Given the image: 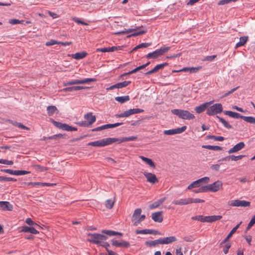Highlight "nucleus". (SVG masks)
<instances>
[{"instance_id":"obj_2","label":"nucleus","mask_w":255,"mask_h":255,"mask_svg":"<svg viewBox=\"0 0 255 255\" xmlns=\"http://www.w3.org/2000/svg\"><path fill=\"white\" fill-rule=\"evenodd\" d=\"M170 49V47L162 46L159 49L156 50L152 52L147 54L146 55V57L148 59H156L166 53Z\"/></svg>"},{"instance_id":"obj_5","label":"nucleus","mask_w":255,"mask_h":255,"mask_svg":"<svg viewBox=\"0 0 255 255\" xmlns=\"http://www.w3.org/2000/svg\"><path fill=\"white\" fill-rule=\"evenodd\" d=\"M88 236L90 237V238L88 239L87 241L95 244H98L101 241L106 240L108 239L107 236L100 234L89 233Z\"/></svg>"},{"instance_id":"obj_27","label":"nucleus","mask_w":255,"mask_h":255,"mask_svg":"<svg viewBox=\"0 0 255 255\" xmlns=\"http://www.w3.org/2000/svg\"><path fill=\"white\" fill-rule=\"evenodd\" d=\"M209 105V103H205L199 106L195 107V111L198 114L204 112Z\"/></svg>"},{"instance_id":"obj_31","label":"nucleus","mask_w":255,"mask_h":255,"mask_svg":"<svg viewBox=\"0 0 255 255\" xmlns=\"http://www.w3.org/2000/svg\"><path fill=\"white\" fill-rule=\"evenodd\" d=\"M139 158L151 167L153 168H155V163L150 158L145 157L143 156H139Z\"/></svg>"},{"instance_id":"obj_9","label":"nucleus","mask_w":255,"mask_h":255,"mask_svg":"<svg viewBox=\"0 0 255 255\" xmlns=\"http://www.w3.org/2000/svg\"><path fill=\"white\" fill-rule=\"evenodd\" d=\"M96 79L94 78H86L84 80H74L68 82L67 83H64L63 84L64 86H66L68 85H76V84H84L96 81Z\"/></svg>"},{"instance_id":"obj_40","label":"nucleus","mask_w":255,"mask_h":255,"mask_svg":"<svg viewBox=\"0 0 255 255\" xmlns=\"http://www.w3.org/2000/svg\"><path fill=\"white\" fill-rule=\"evenodd\" d=\"M242 119L248 123L255 124V118L254 117L243 116Z\"/></svg>"},{"instance_id":"obj_48","label":"nucleus","mask_w":255,"mask_h":255,"mask_svg":"<svg viewBox=\"0 0 255 255\" xmlns=\"http://www.w3.org/2000/svg\"><path fill=\"white\" fill-rule=\"evenodd\" d=\"M16 179L11 178L7 177L4 176H0V182H5V181H16Z\"/></svg>"},{"instance_id":"obj_56","label":"nucleus","mask_w":255,"mask_h":255,"mask_svg":"<svg viewBox=\"0 0 255 255\" xmlns=\"http://www.w3.org/2000/svg\"><path fill=\"white\" fill-rule=\"evenodd\" d=\"M0 171L6 173H8L11 175H16V170H12L11 169H1Z\"/></svg>"},{"instance_id":"obj_29","label":"nucleus","mask_w":255,"mask_h":255,"mask_svg":"<svg viewBox=\"0 0 255 255\" xmlns=\"http://www.w3.org/2000/svg\"><path fill=\"white\" fill-rule=\"evenodd\" d=\"M136 234H156L157 231L150 229H145L142 230H136L135 232Z\"/></svg>"},{"instance_id":"obj_51","label":"nucleus","mask_w":255,"mask_h":255,"mask_svg":"<svg viewBox=\"0 0 255 255\" xmlns=\"http://www.w3.org/2000/svg\"><path fill=\"white\" fill-rule=\"evenodd\" d=\"M35 169L38 172H43L47 170V168L40 166V165H34Z\"/></svg>"},{"instance_id":"obj_59","label":"nucleus","mask_w":255,"mask_h":255,"mask_svg":"<svg viewBox=\"0 0 255 255\" xmlns=\"http://www.w3.org/2000/svg\"><path fill=\"white\" fill-rule=\"evenodd\" d=\"M25 222L29 225H34L38 227H40V226L38 224L33 222L30 218H27L25 220Z\"/></svg>"},{"instance_id":"obj_13","label":"nucleus","mask_w":255,"mask_h":255,"mask_svg":"<svg viewBox=\"0 0 255 255\" xmlns=\"http://www.w3.org/2000/svg\"><path fill=\"white\" fill-rule=\"evenodd\" d=\"M143 175L146 178L147 182L149 183L153 184L158 181L157 178L154 174L150 172H144L143 173Z\"/></svg>"},{"instance_id":"obj_21","label":"nucleus","mask_w":255,"mask_h":255,"mask_svg":"<svg viewBox=\"0 0 255 255\" xmlns=\"http://www.w3.org/2000/svg\"><path fill=\"white\" fill-rule=\"evenodd\" d=\"M88 88H89L87 87L77 86L65 88L62 89L61 91L72 92L73 91H77V90H80L85 89H88Z\"/></svg>"},{"instance_id":"obj_22","label":"nucleus","mask_w":255,"mask_h":255,"mask_svg":"<svg viewBox=\"0 0 255 255\" xmlns=\"http://www.w3.org/2000/svg\"><path fill=\"white\" fill-rule=\"evenodd\" d=\"M84 118L88 121L89 126L93 124L96 120L95 116H93L92 113H89L85 115Z\"/></svg>"},{"instance_id":"obj_55","label":"nucleus","mask_w":255,"mask_h":255,"mask_svg":"<svg viewBox=\"0 0 255 255\" xmlns=\"http://www.w3.org/2000/svg\"><path fill=\"white\" fill-rule=\"evenodd\" d=\"M72 19L73 21H74L75 22H77L78 24H82L85 25H88V24L87 23H86L83 21H82L81 19H80L79 18H77L76 17H73Z\"/></svg>"},{"instance_id":"obj_38","label":"nucleus","mask_w":255,"mask_h":255,"mask_svg":"<svg viewBox=\"0 0 255 255\" xmlns=\"http://www.w3.org/2000/svg\"><path fill=\"white\" fill-rule=\"evenodd\" d=\"M158 244H161L160 239L154 241H148L145 242V245L149 247H154Z\"/></svg>"},{"instance_id":"obj_37","label":"nucleus","mask_w":255,"mask_h":255,"mask_svg":"<svg viewBox=\"0 0 255 255\" xmlns=\"http://www.w3.org/2000/svg\"><path fill=\"white\" fill-rule=\"evenodd\" d=\"M102 233L104 234H105L106 235H108L110 236H114L116 235H120V236L123 235V234L121 233L115 232L114 231H111V230H103Z\"/></svg>"},{"instance_id":"obj_32","label":"nucleus","mask_w":255,"mask_h":255,"mask_svg":"<svg viewBox=\"0 0 255 255\" xmlns=\"http://www.w3.org/2000/svg\"><path fill=\"white\" fill-rule=\"evenodd\" d=\"M47 114L49 116H52L54 113L58 114V110L55 106H49L47 107Z\"/></svg>"},{"instance_id":"obj_30","label":"nucleus","mask_w":255,"mask_h":255,"mask_svg":"<svg viewBox=\"0 0 255 255\" xmlns=\"http://www.w3.org/2000/svg\"><path fill=\"white\" fill-rule=\"evenodd\" d=\"M87 54V53L86 52H77L72 54L71 56L76 60H80L85 58Z\"/></svg>"},{"instance_id":"obj_39","label":"nucleus","mask_w":255,"mask_h":255,"mask_svg":"<svg viewBox=\"0 0 255 255\" xmlns=\"http://www.w3.org/2000/svg\"><path fill=\"white\" fill-rule=\"evenodd\" d=\"M217 118H218L219 121L223 125V126L228 129H230L232 128V126L225 120L223 118H221L219 116H217Z\"/></svg>"},{"instance_id":"obj_36","label":"nucleus","mask_w":255,"mask_h":255,"mask_svg":"<svg viewBox=\"0 0 255 255\" xmlns=\"http://www.w3.org/2000/svg\"><path fill=\"white\" fill-rule=\"evenodd\" d=\"M203 148H206L213 150H222V147L217 145H203L202 146Z\"/></svg>"},{"instance_id":"obj_16","label":"nucleus","mask_w":255,"mask_h":255,"mask_svg":"<svg viewBox=\"0 0 255 255\" xmlns=\"http://www.w3.org/2000/svg\"><path fill=\"white\" fill-rule=\"evenodd\" d=\"M13 206L7 201H0V209L4 211H11Z\"/></svg>"},{"instance_id":"obj_64","label":"nucleus","mask_w":255,"mask_h":255,"mask_svg":"<svg viewBox=\"0 0 255 255\" xmlns=\"http://www.w3.org/2000/svg\"><path fill=\"white\" fill-rule=\"evenodd\" d=\"M231 247V244H227L224 248H223V251L224 253L225 254H227L228 253L229 250Z\"/></svg>"},{"instance_id":"obj_11","label":"nucleus","mask_w":255,"mask_h":255,"mask_svg":"<svg viewBox=\"0 0 255 255\" xmlns=\"http://www.w3.org/2000/svg\"><path fill=\"white\" fill-rule=\"evenodd\" d=\"M187 128L186 126H183L181 128H178L175 129L166 130L163 131L165 135H173L176 134H180L183 132Z\"/></svg>"},{"instance_id":"obj_10","label":"nucleus","mask_w":255,"mask_h":255,"mask_svg":"<svg viewBox=\"0 0 255 255\" xmlns=\"http://www.w3.org/2000/svg\"><path fill=\"white\" fill-rule=\"evenodd\" d=\"M251 203L245 200H234L228 202V205L233 207H247L250 206Z\"/></svg>"},{"instance_id":"obj_4","label":"nucleus","mask_w":255,"mask_h":255,"mask_svg":"<svg viewBox=\"0 0 255 255\" xmlns=\"http://www.w3.org/2000/svg\"><path fill=\"white\" fill-rule=\"evenodd\" d=\"M223 112V106L220 103L215 104L208 107L207 109V114L209 116H213L220 114Z\"/></svg>"},{"instance_id":"obj_41","label":"nucleus","mask_w":255,"mask_h":255,"mask_svg":"<svg viewBox=\"0 0 255 255\" xmlns=\"http://www.w3.org/2000/svg\"><path fill=\"white\" fill-rule=\"evenodd\" d=\"M115 202V198L114 200H112V199L107 200L105 202V206L107 208L111 209L113 207Z\"/></svg>"},{"instance_id":"obj_23","label":"nucleus","mask_w":255,"mask_h":255,"mask_svg":"<svg viewBox=\"0 0 255 255\" xmlns=\"http://www.w3.org/2000/svg\"><path fill=\"white\" fill-rule=\"evenodd\" d=\"M21 232L24 233H30L35 235L38 234L39 233V232L37 231L33 227H30L28 226L22 227Z\"/></svg>"},{"instance_id":"obj_58","label":"nucleus","mask_w":255,"mask_h":255,"mask_svg":"<svg viewBox=\"0 0 255 255\" xmlns=\"http://www.w3.org/2000/svg\"><path fill=\"white\" fill-rule=\"evenodd\" d=\"M245 156V155H238V156H235L234 155H231V160L237 161V160H239L240 159H241L242 158H243Z\"/></svg>"},{"instance_id":"obj_20","label":"nucleus","mask_w":255,"mask_h":255,"mask_svg":"<svg viewBox=\"0 0 255 255\" xmlns=\"http://www.w3.org/2000/svg\"><path fill=\"white\" fill-rule=\"evenodd\" d=\"M242 222H240L238 225H237L230 232L227 237L221 243V245L225 244L228 241V240L232 236V235L236 232L237 230L239 228L240 226L242 224Z\"/></svg>"},{"instance_id":"obj_14","label":"nucleus","mask_w":255,"mask_h":255,"mask_svg":"<svg viewBox=\"0 0 255 255\" xmlns=\"http://www.w3.org/2000/svg\"><path fill=\"white\" fill-rule=\"evenodd\" d=\"M245 146V144L244 142H240L230 149L228 152L229 154L235 153L244 148Z\"/></svg>"},{"instance_id":"obj_3","label":"nucleus","mask_w":255,"mask_h":255,"mask_svg":"<svg viewBox=\"0 0 255 255\" xmlns=\"http://www.w3.org/2000/svg\"><path fill=\"white\" fill-rule=\"evenodd\" d=\"M114 143L113 138H103L101 140L89 142L87 145L93 146L102 147Z\"/></svg>"},{"instance_id":"obj_49","label":"nucleus","mask_w":255,"mask_h":255,"mask_svg":"<svg viewBox=\"0 0 255 255\" xmlns=\"http://www.w3.org/2000/svg\"><path fill=\"white\" fill-rule=\"evenodd\" d=\"M200 186V183L198 180L195 181L191 183L187 187V189L190 190L193 188L198 187Z\"/></svg>"},{"instance_id":"obj_61","label":"nucleus","mask_w":255,"mask_h":255,"mask_svg":"<svg viewBox=\"0 0 255 255\" xmlns=\"http://www.w3.org/2000/svg\"><path fill=\"white\" fill-rule=\"evenodd\" d=\"M30 173V171L25 170H16V175H25Z\"/></svg>"},{"instance_id":"obj_26","label":"nucleus","mask_w":255,"mask_h":255,"mask_svg":"<svg viewBox=\"0 0 255 255\" xmlns=\"http://www.w3.org/2000/svg\"><path fill=\"white\" fill-rule=\"evenodd\" d=\"M120 47H116V46H113L111 47H106V48H99L97 49L98 51H100L102 52H113L118 50L120 49Z\"/></svg>"},{"instance_id":"obj_57","label":"nucleus","mask_w":255,"mask_h":255,"mask_svg":"<svg viewBox=\"0 0 255 255\" xmlns=\"http://www.w3.org/2000/svg\"><path fill=\"white\" fill-rule=\"evenodd\" d=\"M197 180L200 184L201 183H208L210 181V178L208 177H204Z\"/></svg>"},{"instance_id":"obj_35","label":"nucleus","mask_w":255,"mask_h":255,"mask_svg":"<svg viewBox=\"0 0 255 255\" xmlns=\"http://www.w3.org/2000/svg\"><path fill=\"white\" fill-rule=\"evenodd\" d=\"M129 99V97L128 95L121 97H116L115 98V100L121 104L128 101Z\"/></svg>"},{"instance_id":"obj_33","label":"nucleus","mask_w":255,"mask_h":255,"mask_svg":"<svg viewBox=\"0 0 255 255\" xmlns=\"http://www.w3.org/2000/svg\"><path fill=\"white\" fill-rule=\"evenodd\" d=\"M166 200V197H164L157 201L154 202L153 204L150 205L149 208L150 209H153L158 207L160 205H161L164 201Z\"/></svg>"},{"instance_id":"obj_47","label":"nucleus","mask_w":255,"mask_h":255,"mask_svg":"<svg viewBox=\"0 0 255 255\" xmlns=\"http://www.w3.org/2000/svg\"><path fill=\"white\" fill-rule=\"evenodd\" d=\"M130 83H131L130 81H124L122 82L118 83V89H121V88H122L124 87H126L128 86Z\"/></svg>"},{"instance_id":"obj_62","label":"nucleus","mask_w":255,"mask_h":255,"mask_svg":"<svg viewBox=\"0 0 255 255\" xmlns=\"http://www.w3.org/2000/svg\"><path fill=\"white\" fill-rule=\"evenodd\" d=\"M63 135L61 134H55L52 136H50L47 137L49 139H56L58 138H62Z\"/></svg>"},{"instance_id":"obj_18","label":"nucleus","mask_w":255,"mask_h":255,"mask_svg":"<svg viewBox=\"0 0 255 255\" xmlns=\"http://www.w3.org/2000/svg\"><path fill=\"white\" fill-rule=\"evenodd\" d=\"M111 242H112V245L114 246H115V247H124L125 248H128L130 246L129 243L126 241L119 242L117 241L113 240L111 241Z\"/></svg>"},{"instance_id":"obj_54","label":"nucleus","mask_w":255,"mask_h":255,"mask_svg":"<svg viewBox=\"0 0 255 255\" xmlns=\"http://www.w3.org/2000/svg\"><path fill=\"white\" fill-rule=\"evenodd\" d=\"M23 20H19L16 19H10L9 20V23L11 24H16L19 23H22Z\"/></svg>"},{"instance_id":"obj_34","label":"nucleus","mask_w":255,"mask_h":255,"mask_svg":"<svg viewBox=\"0 0 255 255\" xmlns=\"http://www.w3.org/2000/svg\"><path fill=\"white\" fill-rule=\"evenodd\" d=\"M248 36H242L240 38V41L238 42L235 46V48H237L240 46L244 45L248 40Z\"/></svg>"},{"instance_id":"obj_7","label":"nucleus","mask_w":255,"mask_h":255,"mask_svg":"<svg viewBox=\"0 0 255 255\" xmlns=\"http://www.w3.org/2000/svg\"><path fill=\"white\" fill-rule=\"evenodd\" d=\"M143 110L140 109H132L127 110L123 113L117 114L116 116L117 118L128 117L131 115L140 113L143 112Z\"/></svg>"},{"instance_id":"obj_1","label":"nucleus","mask_w":255,"mask_h":255,"mask_svg":"<svg viewBox=\"0 0 255 255\" xmlns=\"http://www.w3.org/2000/svg\"><path fill=\"white\" fill-rule=\"evenodd\" d=\"M171 113L177 116L179 118L184 120H192L195 118L193 114L190 113L189 111L186 110L180 109H174L171 110Z\"/></svg>"},{"instance_id":"obj_63","label":"nucleus","mask_w":255,"mask_h":255,"mask_svg":"<svg viewBox=\"0 0 255 255\" xmlns=\"http://www.w3.org/2000/svg\"><path fill=\"white\" fill-rule=\"evenodd\" d=\"M22 184L24 185H31V186H40V182H23Z\"/></svg>"},{"instance_id":"obj_42","label":"nucleus","mask_w":255,"mask_h":255,"mask_svg":"<svg viewBox=\"0 0 255 255\" xmlns=\"http://www.w3.org/2000/svg\"><path fill=\"white\" fill-rule=\"evenodd\" d=\"M207 139H214V140L220 141H223L225 139V138L223 136H215V135H207Z\"/></svg>"},{"instance_id":"obj_8","label":"nucleus","mask_w":255,"mask_h":255,"mask_svg":"<svg viewBox=\"0 0 255 255\" xmlns=\"http://www.w3.org/2000/svg\"><path fill=\"white\" fill-rule=\"evenodd\" d=\"M138 29H139V28H135V29L131 28V29H128L126 31L116 32V33H115V34H122V33H130L132 31H135L136 32H135L127 36L128 37H130L132 36H136L138 35H142L143 34H144L146 32V30H138Z\"/></svg>"},{"instance_id":"obj_50","label":"nucleus","mask_w":255,"mask_h":255,"mask_svg":"<svg viewBox=\"0 0 255 255\" xmlns=\"http://www.w3.org/2000/svg\"><path fill=\"white\" fill-rule=\"evenodd\" d=\"M12 124L14 126L17 127L19 128H22V129H26V130H29V128L24 126L22 124H21L20 123L14 122V123H13Z\"/></svg>"},{"instance_id":"obj_24","label":"nucleus","mask_w":255,"mask_h":255,"mask_svg":"<svg viewBox=\"0 0 255 255\" xmlns=\"http://www.w3.org/2000/svg\"><path fill=\"white\" fill-rule=\"evenodd\" d=\"M172 204L176 205H186L189 204V198L180 199L172 201Z\"/></svg>"},{"instance_id":"obj_17","label":"nucleus","mask_w":255,"mask_h":255,"mask_svg":"<svg viewBox=\"0 0 255 255\" xmlns=\"http://www.w3.org/2000/svg\"><path fill=\"white\" fill-rule=\"evenodd\" d=\"M162 211L153 213L151 215V218L154 221L156 222L161 223L163 221V217L162 216Z\"/></svg>"},{"instance_id":"obj_25","label":"nucleus","mask_w":255,"mask_h":255,"mask_svg":"<svg viewBox=\"0 0 255 255\" xmlns=\"http://www.w3.org/2000/svg\"><path fill=\"white\" fill-rule=\"evenodd\" d=\"M224 114H225L226 115H228L231 118H233L235 119H242L243 116L241 115L240 114H239L238 113H236L235 112H232L231 111H225L224 112Z\"/></svg>"},{"instance_id":"obj_28","label":"nucleus","mask_w":255,"mask_h":255,"mask_svg":"<svg viewBox=\"0 0 255 255\" xmlns=\"http://www.w3.org/2000/svg\"><path fill=\"white\" fill-rule=\"evenodd\" d=\"M222 218V216L220 215H213L206 216V222L212 223L215 221L220 220Z\"/></svg>"},{"instance_id":"obj_6","label":"nucleus","mask_w":255,"mask_h":255,"mask_svg":"<svg viewBox=\"0 0 255 255\" xmlns=\"http://www.w3.org/2000/svg\"><path fill=\"white\" fill-rule=\"evenodd\" d=\"M223 186L222 181L217 180L212 184L206 185L207 191L216 192L220 190Z\"/></svg>"},{"instance_id":"obj_15","label":"nucleus","mask_w":255,"mask_h":255,"mask_svg":"<svg viewBox=\"0 0 255 255\" xmlns=\"http://www.w3.org/2000/svg\"><path fill=\"white\" fill-rule=\"evenodd\" d=\"M137 139L136 136H131L129 137H125L122 138H113L114 142H117L118 143H120L123 142H127L129 141L135 140Z\"/></svg>"},{"instance_id":"obj_46","label":"nucleus","mask_w":255,"mask_h":255,"mask_svg":"<svg viewBox=\"0 0 255 255\" xmlns=\"http://www.w3.org/2000/svg\"><path fill=\"white\" fill-rule=\"evenodd\" d=\"M50 121L57 128L62 129L64 124L56 122L52 119H50Z\"/></svg>"},{"instance_id":"obj_53","label":"nucleus","mask_w":255,"mask_h":255,"mask_svg":"<svg viewBox=\"0 0 255 255\" xmlns=\"http://www.w3.org/2000/svg\"><path fill=\"white\" fill-rule=\"evenodd\" d=\"M193 192L195 193H198L201 192H206L207 191L206 186H202L201 188L197 190H193Z\"/></svg>"},{"instance_id":"obj_12","label":"nucleus","mask_w":255,"mask_h":255,"mask_svg":"<svg viewBox=\"0 0 255 255\" xmlns=\"http://www.w3.org/2000/svg\"><path fill=\"white\" fill-rule=\"evenodd\" d=\"M141 210L140 208L135 209L132 216L131 221L133 223V225L135 226L139 224V218H140Z\"/></svg>"},{"instance_id":"obj_43","label":"nucleus","mask_w":255,"mask_h":255,"mask_svg":"<svg viewBox=\"0 0 255 255\" xmlns=\"http://www.w3.org/2000/svg\"><path fill=\"white\" fill-rule=\"evenodd\" d=\"M191 219L193 220L201 221L202 222H206V216H203L202 215H198L192 217Z\"/></svg>"},{"instance_id":"obj_19","label":"nucleus","mask_w":255,"mask_h":255,"mask_svg":"<svg viewBox=\"0 0 255 255\" xmlns=\"http://www.w3.org/2000/svg\"><path fill=\"white\" fill-rule=\"evenodd\" d=\"M161 244H169L177 241L175 237L170 236L164 238H160Z\"/></svg>"},{"instance_id":"obj_44","label":"nucleus","mask_w":255,"mask_h":255,"mask_svg":"<svg viewBox=\"0 0 255 255\" xmlns=\"http://www.w3.org/2000/svg\"><path fill=\"white\" fill-rule=\"evenodd\" d=\"M167 63H164L157 65L153 69L154 73L157 72L159 70L162 69L165 66L168 65Z\"/></svg>"},{"instance_id":"obj_45","label":"nucleus","mask_w":255,"mask_h":255,"mask_svg":"<svg viewBox=\"0 0 255 255\" xmlns=\"http://www.w3.org/2000/svg\"><path fill=\"white\" fill-rule=\"evenodd\" d=\"M151 45V43H142L140 44H138L136 47H135L133 51L136 50L139 48H145Z\"/></svg>"},{"instance_id":"obj_60","label":"nucleus","mask_w":255,"mask_h":255,"mask_svg":"<svg viewBox=\"0 0 255 255\" xmlns=\"http://www.w3.org/2000/svg\"><path fill=\"white\" fill-rule=\"evenodd\" d=\"M58 41L52 39L49 41L46 42L45 45L47 46H49L53 45L54 44H58Z\"/></svg>"},{"instance_id":"obj_52","label":"nucleus","mask_w":255,"mask_h":255,"mask_svg":"<svg viewBox=\"0 0 255 255\" xmlns=\"http://www.w3.org/2000/svg\"><path fill=\"white\" fill-rule=\"evenodd\" d=\"M189 204H191L193 203H203L205 202L204 200L200 199H193L189 198Z\"/></svg>"}]
</instances>
